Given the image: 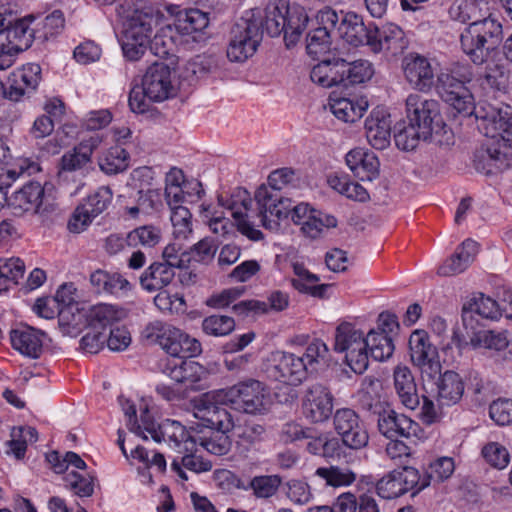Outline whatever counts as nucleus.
I'll use <instances>...</instances> for the list:
<instances>
[{"label":"nucleus","mask_w":512,"mask_h":512,"mask_svg":"<svg viewBox=\"0 0 512 512\" xmlns=\"http://www.w3.org/2000/svg\"><path fill=\"white\" fill-rule=\"evenodd\" d=\"M397 328L395 315L382 312L378 316L376 326L366 334L368 358L382 362L393 355L395 346L391 335Z\"/></svg>","instance_id":"nucleus-17"},{"label":"nucleus","mask_w":512,"mask_h":512,"mask_svg":"<svg viewBox=\"0 0 512 512\" xmlns=\"http://www.w3.org/2000/svg\"><path fill=\"white\" fill-rule=\"evenodd\" d=\"M228 431L210 429L208 434L196 437L197 448L201 447L214 455H224L229 449L231 442L227 436Z\"/></svg>","instance_id":"nucleus-59"},{"label":"nucleus","mask_w":512,"mask_h":512,"mask_svg":"<svg viewBox=\"0 0 512 512\" xmlns=\"http://www.w3.org/2000/svg\"><path fill=\"white\" fill-rule=\"evenodd\" d=\"M307 377L329 366L330 353L326 343L320 339L311 341L303 354Z\"/></svg>","instance_id":"nucleus-47"},{"label":"nucleus","mask_w":512,"mask_h":512,"mask_svg":"<svg viewBox=\"0 0 512 512\" xmlns=\"http://www.w3.org/2000/svg\"><path fill=\"white\" fill-rule=\"evenodd\" d=\"M404 77L410 86L420 92H429L437 85L436 67L427 57L408 54L402 62Z\"/></svg>","instance_id":"nucleus-21"},{"label":"nucleus","mask_w":512,"mask_h":512,"mask_svg":"<svg viewBox=\"0 0 512 512\" xmlns=\"http://www.w3.org/2000/svg\"><path fill=\"white\" fill-rule=\"evenodd\" d=\"M224 406L228 405L223 389L208 392L193 401V416L206 428L230 431L234 423Z\"/></svg>","instance_id":"nucleus-10"},{"label":"nucleus","mask_w":512,"mask_h":512,"mask_svg":"<svg viewBox=\"0 0 512 512\" xmlns=\"http://www.w3.org/2000/svg\"><path fill=\"white\" fill-rule=\"evenodd\" d=\"M289 296L282 291H274L268 298V303L255 299L240 301L233 306L236 314L248 316L250 314H264L269 308L275 311H282L288 307Z\"/></svg>","instance_id":"nucleus-40"},{"label":"nucleus","mask_w":512,"mask_h":512,"mask_svg":"<svg viewBox=\"0 0 512 512\" xmlns=\"http://www.w3.org/2000/svg\"><path fill=\"white\" fill-rule=\"evenodd\" d=\"M129 162V153L118 145L103 151L98 159L99 168L108 175L125 171L129 167Z\"/></svg>","instance_id":"nucleus-48"},{"label":"nucleus","mask_w":512,"mask_h":512,"mask_svg":"<svg viewBox=\"0 0 512 512\" xmlns=\"http://www.w3.org/2000/svg\"><path fill=\"white\" fill-rule=\"evenodd\" d=\"M429 134H422V129L418 128L411 122L398 130L394 135L396 146L403 151L414 150L421 140L430 138Z\"/></svg>","instance_id":"nucleus-62"},{"label":"nucleus","mask_w":512,"mask_h":512,"mask_svg":"<svg viewBox=\"0 0 512 512\" xmlns=\"http://www.w3.org/2000/svg\"><path fill=\"white\" fill-rule=\"evenodd\" d=\"M419 481L420 471L418 469L411 466L395 469L377 482V494L383 499H395L409 491L415 495L422 491Z\"/></svg>","instance_id":"nucleus-19"},{"label":"nucleus","mask_w":512,"mask_h":512,"mask_svg":"<svg viewBox=\"0 0 512 512\" xmlns=\"http://www.w3.org/2000/svg\"><path fill=\"white\" fill-rule=\"evenodd\" d=\"M487 3L483 0H454L449 8V15L453 20L465 23L467 21L481 20L484 16L483 7Z\"/></svg>","instance_id":"nucleus-51"},{"label":"nucleus","mask_w":512,"mask_h":512,"mask_svg":"<svg viewBox=\"0 0 512 512\" xmlns=\"http://www.w3.org/2000/svg\"><path fill=\"white\" fill-rule=\"evenodd\" d=\"M406 112L409 122L422 129V134L432 135L444 127L439 103L412 93L406 99Z\"/></svg>","instance_id":"nucleus-14"},{"label":"nucleus","mask_w":512,"mask_h":512,"mask_svg":"<svg viewBox=\"0 0 512 512\" xmlns=\"http://www.w3.org/2000/svg\"><path fill=\"white\" fill-rule=\"evenodd\" d=\"M436 90L440 98L456 114L474 115L479 132L486 141L475 151L474 164L485 170L490 162H504L512 157V107L506 104L480 103L475 99L464 80L449 71L437 75Z\"/></svg>","instance_id":"nucleus-1"},{"label":"nucleus","mask_w":512,"mask_h":512,"mask_svg":"<svg viewBox=\"0 0 512 512\" xmlns=\"http://www.w3.org/2000/svg\"><path fill=\"white\" fill-rule=\"evenodd\" d=\"M455 471V461L452 457L441 456L431 461L424 475L420 474V489L424 490L432 482L443 483L451 478Z\"/></svg>","instance_id":"nucleus-45"},{"label":"nucleus","mask_w":512,"mask_h":512,"mask_svg":"<svg viewBox=\"0 0 512 512\" xmlns=\"http://www.w3.org/2000/svg\"><path fill=\"white\" fill-rule=\"evenodd\" d=\"M35 17L29 15L15 20L8 27L1 29L0 33L7 38L19 54L28 49L36 39Z\"/></svg>","instance_id":"nucleus-36"},{"label":"nucleus","mask_w":512,"mask_h":512,"mask_svg":"<svg viewBox=\"0 0 512 512\" xmlns=\"http://www.w3.org/2000/svg\"><path fill=\"white\" fill-rule=\"evenodd\" d=\"M199 450H197L198 452ZM180 460L174 459L171 463V470L182 480H188V476L185 473V469L195 472H207L211 470L212 465L210 461L202 459L200 456H197L196 451L185 452Z\"/></svg>","instance_id":"nucleus-56"},{"label":"nucleus","mask_w":512,"mask_h":512,"mask_svg":"<svg viewBox=\"0 0 512 512\" xmlns=\"http://www.w3.org/2000/svg\"><path fill=\"white\" fill-rule=\"evenodd\" d=\"M118 401L126 417L128 429L136 436L145 440L150 436L155 442H164L179 453L198 450L196 436L191 435L180 422L166 419L156 425L149 405L144 399L141 400L138 408L140 422L137 418L136 405L132 401L123 396L119 397Z\"/></svg>","instance_id":"nucleus-5"},{"label":"nucleus","mask_w":512,"mask_h":512,"mask_svg":"<svg viewBox=\"0 0 512 512\" xmlns=\"http://www.w3.org/2000/svg\"><path fill=\"white\" fill-rule=\"evenodd\" d=\"M339 21L338 12L330 7H325L315 15V27L307 37V53L312 57H318L330 51L332 38L336 24Z\"/></svg>","instance_id":"nucleus-20"},{"label":"nucleus","mask_w":512,"mask_h":512,"mask_svg":"<svg viewBox=\"0 0 512 512\" xmlns=\"http://www.w3.org/2000/svg\"><path fill=\"white\" fill-rule=\"evenodd\" d=\"M223 390L226 394V404L237 411L262 413L270 404L268 390L257 380L240 382Z\"/></svg>","instance_id":"nucleus-13"},{"label":"nucleus","mask_w":512,"mask_h":512,"mask_svg":"<svg viewBox=\"0 0 512 512\" xmlns=\"http://www.w3.org/2000/svg\"><path fill=\"white\" fill-rule=\"evenodd\" d=\"M344 86L358 85L370 81L374 75V67L368 60L347 62L343 59Z\"/></svg>","instance_id":"nucleus-55"},{"label":"nucleus","mask_w":512,"mask_h":512,"mask_svg":"<svg viewBox=\"0 0 512 512\" xmlns=\"http://www.w3.org/2000/svg\"><path fill=\"white\" fill-rule=\"evenodd\" d=\"M7 206L15 216H46L55 208V188L31 181L9 196Z\"/></svg>","instance_id":"nucleus-8"},{"label":"nucleus","mask_w":512,"mask_h":512,"mask_svg":"<svg viewBox=\"0 0 512 512\" xmlns=\"http://www.w3.org/2000/svg\"><path fill=\"white\" fill-rule=\"evenodd\" d=\"M409 353L412 363L423 375L434 378L441 372L437 347L432 344L425 330L417 329L409 337Z\"/></svg>","instance_id":"nucleus-18"},{"label":"nucleus","mask_w":512,"mask_h":512,"mask_svg":"<svg viewBox=\"0 0 512 512\" xmlns=\"http://www.w3.org/2000/svg\"><path fill=\"white\" fill-rule=\"evenodd\" d=\"M147 337L153 338L169 355L173 356L164 366V373L185 389L200 391L208 387V369L191 359H181L186 354L196 357L202 352V345L194 337L181 329L161 321H155L147 326Z\"/></svg>","instance_id":"nucleus-3"},{"label":"nucleus","mask_w":512,"mask_h":512,"mask_svg":"<svg viewBox=\"0 0 512 512\" xmlns=\"http://www.w3.org/2000/svg\"><path fill=\"white\" fill-rule=\"evenodd\" d=\"M25 272L24 262L17 257L0 259V293L8 290L23 278Z\"/></svg>","instance_id":"nucleus-57"},{"label":"nucleus","mask_w":512,"mask_h":512,"mask_svg":"<svg viewBox=\"0 0 512 512\" xmlns=\"http://www.w3.org/2000/svg\"><path fill=\"white\" fill-rule=\"evenodd\" d=\"M258 211L246 190L233 196L228 213L233 217L238 231L248 239L258 241L263 234L257 228L261 223L266 229L277 230L280 224L292 216L293 205L288 198H283L269 187L258 188L255 194Z\"/></svg>","instance_id":"nucleus-4"},{"label":"nucleus","mask_w":512,"mask_h":512,"mask_svg":"<svg viewBox=\"0 0 512 512\" xmlns=\"http://www.w3.org/2000/svg\"><path fill=\"white\" fill-rule=\"evenodd\" d=\"M262 41V34L256 24H237L227 46V58L231 62L243 63L252 57Z\"/></svg>","instance_id":"nucleus-22"},{"label":"nucleus","mask_w":512,"mask_h":512,"mask_svg":"<svg viewBox=\"0 0 512 512\" xmlns=\"http://www.w3.org/2000/svg\"><path fill=\"white\" fill-rule=\"evenodd\" d=\"M502 38V25L491 15L471 22L461 33L463 52L475 64H483Z\"/></svg>","instance_id":"nucleus-7"},{"label":"nucleus","mask_w":512,"mask_h":512,"mask_svg":"<svg viewBox=\"0 0 512 512\" xmlns=\"http://www.w3.org/2000/svg\"><path fill=\"white\" fill-rule=\"evenodd\" d=\"M40 171L39 164L29 158H18L13 163L0 165V190L5 191L23 174L33 175Z\"/></svg>","instance_id":"nucleus-44"},{"label":"nucleus","mask_w":512,"mask_h":512,"mask_svg":"<svg viewBox=\"0 0 512 512\" xmlns=\"http://www.w3.org/2000/svg\"><path fill=\"white\" fill-rule=\"evenodd\" d=\"M12 347L23 356L36 359L43 348L44 333L29 327L21 326L10 333Z\"/></svg>","instance_id":"nucleus-35"},{"label":"nucleus","mask_w":512,"mask_h":512,"mask_svg":"<svg viewBox=\"0 0 512 512\" xmlns=\"http://www.w3.org/2000/svg\"><path fill=\"white\" fill-rule=\"evenodd\" d=\"M291 219L310 238H317L325 229L337 226V219L333 215L317 210L305 202L293 207Z\"/></svg>","instance_id":"nucleus-26"},{"label":"nucleus","mask_w":512,"mask_h":512,"mask_svg":"<svg viewBox=\"0 0 512 512\" xmlns=\"http://www.w3.org/2000/svg\"><path fill=\"white\" fill-rule=\"evenodd\" d=\"M42 79V69L37 63H27L13 70L7 81L5 97L19 101L26 94L34 92Z\"/></svg>","instance_id":"nucleus-28"},{"label":"nucleus","mask_w":512,"mask_h":512,"mask_svg":"<svg viewBox=\"0 0 512 512\" xmlns=\"http://www.w3.org/2000/svg\"><path fill=\"white\" fill-rule=\"evenodd\" d=\"M345 163L360 181H373L380 173V162L376 154L366 148L351 149L345 156Z\"/></svg>","instance_id":"nucleus-32"},{"label":"nucleus","mask_w":512,"mask_h":512,"mask_svg":"<svg viewBox=\"0 0 512 512\" xmlns=\"http://www.w3.org/2000/svg\"><path fill=\"white\" fill-rule=\"evenodd\" d=\"M291 268L294 273V277L291 278L290 282L294 289L303 294H308L313 297H322L328 285L319 284L320 278L318 275L310 272L299 259H293L291 261Z\"/></svg>","instance_id":"nucleus-37"},{"label":"nucleus","mask_w":512,"mask_h":512,"mask_svg":"<svg viewBox=\"0 0 512 512\" xmlns=\"http://www.w3.org/2000/svg\"><path fill=\"white\" fill-rule=\"evenodd\" d=\"M141 84L153 102H163L177 95L179 81L173 69L163 62L152 64L145 72Z\"/></svg>","instance_id":"nucleus-15"},{"label":"nucleus","mask_w":512,"mask_h":512,"mask_svg":"<svg viewBox=\"0 0 512 512\" xmlns=\"http://www.w3.org/2000/svg\"><path fill=\"white\" fill-rule=\"evenodd\" d=\"M391 117L384 107H375L365 120L366 138L369 144L378 150H383L390 144Z\"/></svg>","instance_id":"nucleus-31"},{"label":"nucleus","mask_w":512,"mask_h":512,"mask_svg":"<svg viewBox=\"0 0 512 512\" xmlns=\"http://www.w3.org/2000/svg\"><path fill=\"white\" fill-rule=\"evenodd\" d=\"M469 309L481 317L491 320H498L502 315V309L498 302L482 293H478L470 299Z\"/></svg>","instance_id":"nucleus-63"},{"label":"nucleus","mask_w":512,"mask_h":512,"mask_svg":"<svg viewBox=\"0 0 512 512\" xmlns=\"http://www.w3.org/2000/svg\"><path fill=\"white\" fill-rule=\"evenodd\" d=\"M378 430L389 439L397 437L420 439L423 436V431L416 421L393 409H384L379 413Z\"/></svg>","instance_id":"nucleus-29"},{"label":"nucleus","mask_w":512,"mask_h":512,"mask_svg":"<svg viewBox=\"0 0 512 512\" xmlns=\"http://www.w3.org/2000/svg\"><path fill=\"white\" fill-rule=\"evenodd\" d=\"M328 107L339 121L353 124L365 115L370 102L368 97L361 93L348 95L332 93L328 98Z\"/></svg>","instance_id":"nucleus-27"},{"label":"nucleus","mask_w":512,"mask_h":512,"mask_svg":"<svg viewBox=\"0 0 512 512\" xmlns=\"http://www.w3.org/2000/svg\"><path fill=\"white\" fill-rule=\"evenodd\" d=\"M166 12L174 18L173 33L186 37L187 41L201 42L205 39V30L210 24V14L198 8L180 9L177 5H168Z\"/></svg>","instance_id":"nucleus-16"},{"label":"nucleus","mask_w":512,"mask_h":512,"mask_svg":"<svg viewBox=\"0 0 512 512\" xmlns=\"http://www.w3.org/2000/svg\"><path fill=\"white\" fill-rule=\"evenodd\" d=\"M308 21L302 6L290 5L289 0H270L265 8L263 26L272 37L283 32L286 46L291 47L300 40Z\"/></svg>","instance_id":"nucleus-6"},{"label":"nucleus","mask_w":512,"mask_h":512,"mask_svg":"<svg viewBox=\"0 0 512 512\" xmlns=\"http://www.w3.org/2000/svg\"><path fill=\"white\" fill-rule=\"evenodd\" d=\"M263 370L268 378L287 385L297 386L307 379L303 357L284 350L270 352Z\"/></svg>","instance_id":"nucleus-12"},{"label":"nucleus","mask_w":512,"mask_h":512,"mask_svg":"<svg viewBox=\"0 0 512 512\" xmlns=\"http://www.w3.org/2000/svg\"><path fill=\"white\" fill-rule=\"evenodd\" d=\"M437 391L439 401L447 406L458 403L464 393V382L461 376L454 371L439 374Z\"/></svg>","instance_id":"nucleus-43"},{"label":"nucleus","mask_w":512,"mask_h":512,"mask_svg":"<svg viewBox=\"0 0 512 512\" xmlns=\"http://www.w3.org/2000/svg\"><path fill=\"white\" fill-rule=\"evenodd\" d=\"M162 208V195L158 189L138 191L136 204L126 206V214L132 218L151 215Z\"/></svg>","instance_id":"nucleus-46"},{"label":"nucleus","mask_w":512,"mask_h":512,"mask_svg":"<svg viewBox=\"0 0 512 512\" xmlns=\"http://www.w3.org/2000/svg\"><path fill=\"white\" fill-rule=\"evenodd\" d=\"M125 316V310L115 305L100 303L89 307L90 327L93 329L112 326Z\"/></svg>","instance_id":"nucleus-49"},{"label":"nucleus","mask_w":512,"mask_h":512,"mask_svg":"<svg viewBox=\"0 0 512 512\" xmlns=\"http://www.w3.org/2000/svg\"><path fill=\"white\" fill-rule=\"evenodd\" d=\"M334 428L345 446L360 449L367 445L369 437L364 424L355 411L342 408L334 414Z\"/></svg>","instance_id":"nucleus-23"},{"label":"nucleus","mask_w":512,"mask_h":512,"mask_svg":"<svg viewBox=\"0 0 512 512\" xmlns=\"http://www.w3.org/2000/svg\"><path fill=\"white\" fill-rule=\"evenodd\" d=\"M224 406L228 405L223 389L208 392L193 401V416L206 428L230 431L234 423Z\"/></svg>","instance_id":"nucleus-11"},{"label":"nucleus","mask_w":512,"mask_h":512,"mask_svg":"<svg viewBox=\"0 0 512 512\" xmlns=\"http://www.w3.org/2000/svg\"><path fill=\"white\" fill-rule=\"evenodd\" d=\"M38 439L37 431L30 426L14 427L11 430V440L9 441V453H12L17 459L24 457L27 445L34 443Z\"/></svg>","instance_id":"nucleus-61"},{"label":"nucleus","mask_w":512,"mask_h":512,"mask_svg":"<svg viewBox=\"0 0 512 512\" xmlns=\"http://www.w3.org/2000/svg\"><path fill=\"white\" fill-rule=\"evenodd\" d=\"M366 335L350 322L340 323L335 331L334 350L344 354V361L350 369L362 374L368 368Z\"/></svg>","instance_id":"nucleus-9"},{"label":"nucleus","mask_w":512,"mask_h":512,"mask_svg":"<svg viewBox=\"0 0 512 512\" xmlns=\"http://www.w3.org/2000/svg\"><path fill=\"white\" fill-rule=\"evenodd\" d=\"M339 21L333 31L335 37L343 39L351 46L368 45L371 40L372 29H368L361 16L354 12H340Z\"/></svg>","instance_id":"nucleus-30"},{"label":"nucleus","mask_w":512,"mask_h":512,"mask_svg":"<svg viewBox=\"0 0 512 512\" xmlns=\"http://www.w3.org/2000/svg\"><path fill=\"white\" fill-rule=\"evenodd\" d=\"M64 481L66 487L79 497H89L94 492L95 475L91 471H68Z\"/></svg>","instance_id":"nucleus-58"},{"label":"nucleus","mask_w":512,"mask_h":512,"mask_svg":"<svg viewBox=\"0 0 512 512\" xmlns=\"http://www.w3.org/2000/svg\"><path fill=\"white\" fill-rule=\"evenodd\" d=\"M393 379L395 391L403 406L410 410L418 407L420 398L411 370L407 366L398 365L394 369Z\"/></svg>","instance_id":"nucleus-38"},{"label":"nucleus","mask_w":512,"mask_h":512,"mask_svg":"<svg viewBox=\"0 0 512 512\" xmlns=\"http://www.w3.org/2000/svg\"><path fill=\"white\" fill-rule=\"evenodd\" d=\"M116 17L121 27L120 44L126 59L139 60L150 44L159 57H165L173 51V27L164 22V14L160 10L144 12L134 0H122L116 7Z\"/></svg>","instance_id":"nucleus-2"},{"label":"nucleus","mask_w":512,"mask_h":512,"mask_svg":"<svg viewBox=\"0 0 512 512\" xmlns=\"http://www.w3.org/2000/svg\"><path fill=\"white\" fill-rule=\"evenodd\" d=\"M154 303L162 312L184 314L186 311L184 295L176 289L175 284L158 292L154 297Z\"/></svg>","instance_id":"nucleus-54"},{"label":"nucleus","mask_w":512,"mask_h":512,"mask_svg":"<svg viewBox=\"0 0 512 512\" xmlns=\"http://www.w3.org/2000/svg\"><path fill=\"white\" fill-rule=\"evenodd\" d=\"M200 217L208 225L211 232L216 235L225 236L232 229V224L225 212L217 207L202 204Z\"/></svg>","instance_id":"nucleus-53"},{"label":"nucleus","mask_w":512,"mask_h":512,"mask_svg":"<svg viewBox=\"0 0 512 512\" xmlns=\"http://www.w3.org/2000/svg\"><path fill=\"white\" fill-rule=\"evenodd\" d=\"M175 270L168 264L153 263L141 275L140 284L147 292L162 291L172 285Z\"/></svg>","instance_id":"nucleus-42"},{"label":"nucleus","mask_w":512,"mask_h":512,"mask_svg":"<svg viewBox=\"0 0 512 512\" xmlns=\"http://www.w3.org/2000/svg\"><path fill=\"white\" fill-rule=\"evenodd\" d=\"M344 67L341 58L323 60L313 66L310 78L323 88L344 85Z\"/></svg>","instance_id":"nucleus-39"},{"label":"nucleus","mask_w":512,"mask_h":512,"mask_svg":"<svg viewBox=\"0 0 512 512\" xmlns=\"http://www.w3.org/2000/svg\"><path fill=\"white\" fill-rule=\"evenodd\" d=\"M118 445L122 454L129 460L130 464L137 467L141 482L144 484L150 483L152 481V476L149 473L150 452L138 445L128 454L120 431Z\"/></svg>","instance_id":"nucleus-50"},{"label":"nucleus","mask_w":512,"mask_h":512,"mask_svg":"<svg viewBox=\"0 0 512 512\" xmlns=\"http://www.w3.org/2000/svg\"><path fill=\"white\" fill-rule=\"evenodd\" d=\"M36 39L45 41L61 33L65 25L61 10H53L45 17L35 18Z\"/></svg>","instance_id":"nucleus-52"},{"label":"nucleus","mask_w":512,"mask_h":512,"mask_svg":"<svg viewBox=\"0 0 512 512\" xmlns=\"http://www.w3.org/2000/svg\"><path fill=\"white\" fill-rule=\"evenodd\" d=\"M58 322L63 334L76 337L84 328L90 326L89 308L83 304L61 308L58 311Z\"/></svg>","instance_id":"nucleus-41"},{"label":"nucleus","mask_w":512,"mask_h":512,"mask_svg":"<svg viewBox=\"0 0 512 512\" xmlns=\"http://www.w3.org/2000/svg\"><path fill=\"white\" fill-rule=\"evenodd\" d=\"M453 343L461 352L472 349L500 353L508 348L510 340L506 330L482 329L472 332L469 335V340L455 333Z\"/></svg>","instance_id":"nucleus-25"},{"label":"nucleus","mask_w":512,"mask_h":512,"mask_svg":"<svg viewBox=\"0 0 512 512\" xmlns=\"http://www.w3.org/2000/svg\"><path fill=\"white\" fill-rule=\"evenodd\" d=\"M102 142L103 136L100 134L82 139L77 146L62 156L61 169L63 171H76L84 168L91 162L94 151Z\"/></svg>","instance_id":"nucleus-34"},{"label":"nucleus","mask_w":512,"mask_h":512,"mask_svg":"<svg viewBox=\"0 0 512 512\" xmlns=\"http://www.w3.org/2000/svg\"><path fill=\"white\" fill-rule=\"evenodd\" d=\"M303 416L312 423L328 420L333 412V396L322 384L309 386L301 400Z\"/></svg>","instance_id":"nucleus-24"},{"label":"nucleus","mask_w":512,"mask_h":512,"mask_svg":"<svg viewBox=\"0 0 512 512\" xmlns=\"http://www.w3.org/2000/svg\"><path fill=\"white\" fill-rule=\"evenodd\" d=\"M484 462L490 467L503 470L510 463V453L505 445L497 441L485 443L480 452Z\"/></svg>","instance_id":"nucleus-60"},{"label":"nucleus","mask_w":512,"mask_h":512,"mask_svg":"<svg viewBox=\"0 0 512 512\" xmlns=\"http://www.w3.org/2000/svg\"><path fill=\"white\" fill-rule=\"evenodd\" d=\"M235 329V321L227 315L213 314L203 319L202 330L214 337L229 335Z\"/></svg>","instance_id":"nucleus-64"},{"label":"nucleus","mask_w":512,"mask_h":512,"mask_svg":"<svg viewBox=\"0 0 512 512\" xmlns=\"http://www.w3.org/2000/svg\"><path fill=\"white\" fill-rule=\"evenodd\" d=\"M407 44L402 28L394 23H386L380 29L372 30L369 47L375 53L390 51L397 54L402 52Z\"/></svg>","instance_id":"nucleus-33"}]
</instances>
